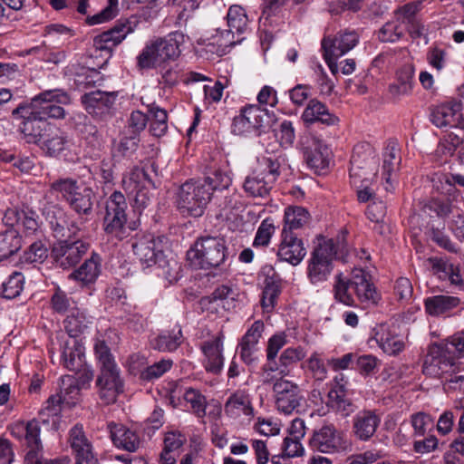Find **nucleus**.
Here are the masks:
<instances>
[{
	"label": "nucleus",
	"instance_id": "16",
	"mask_svg": "<svg viewBox=\"0 0 464 464\" xmlns=\"http://www.w3.org/2000/svg\"><path fill=\"white\" fill-rule=\"evenodd\" d=\"M224 336L220 333L201 342L199 348L203 353L202 364L212 374H218L224 367L223 344Z\"/></svg>",
	"mask_w": 464,
	"mask_h": 464
},
{
	"label": "nucleus",
	"instance_id": "51",
	"mask_svg": "<svg viewBox=\"0 0 464 464\" xmlns=\"http://www.w3.org/2000/svg\"><path fill=\"white\" fill-rule=\"evenodd\" d=\"M156 268L160 270L159 275L169 283L177 282L181 277V265L174 257L167 258L164 255Z\"/></svg>",
	"mask_w": 464,
	"mask_h": 464
},
{
	"label": "nucleus",
	"instance_id": "55",
	"mask_svg": "<svg viewBox=\"0 0 464 464\" xmlns=\"http://www.w3.org/2000/svg\"><path fill=\"white\" fill-rule=\"evenodd\" d=\"M40 421V420H32L26 423L24 440L27 447L30 449L28 454H34L42 449Z\"/></svg>",
	"mask_w": 464,
	"mask_h": 464
},
{
	"label": "nucleus",
	"instance_id": "6",
	"mask_svg": "<svg viewBox=\"0 0 464 464\" xmlns=\"http://www.w3.org/2000/svg\"><path fill=\"white\" fill-rule=\"evenodd\" d=\"M461 357L450 339L430 345L423 363V373L441 381L452 371H458L455 360Z\"/></svg>",
	"mask_w": 464,
	"mask_h": 464
},
{
	"label": "nucleus",
	"instance_id": "31",
	"mask_svg": "<svg viewBox=\"0 0 464 464\" xmlns=\"http://www.w3.org/2000/svg\"><path fill=\"white\" fill-rule=\"evenodd\" d=\"M84 347L76 338H67L62 347V362L69 371H79L85 364Z\"/></svg>",
	"mask_w": 464,
	"mask_h": 464
},
{
	"label": "nucleus",
	"instance_id": "20",
	"mask_svg": "<svg viewBox=\"0 0 464 464\" xmlns=\"http://www.w3.org/2000/svg\"><path fill=\"white\" fill-rule=\"evenodd\" d=\"M238 289L228 285H218L210 295L201 298L203 308L211 312L218 308L230 311L236 308L238 300Z\"/></svg>",
	"mask_w": 464,
	"mask_h": 464
},
{
	"label": "nucleus",
	"instance_id": "17",
	"mask_svg": "<svg viewBox=\"0 0 464 464\" xmlns=\"http://www.w3.org/2000/svg\"><path fill=\"white\" fill-rule=\"evenodd\" d=\"M264 330V323L261 320L255 321L246 330L238 343L239 356L247 365L256 363L258 360L259 342Z\"/></svg>",
	"mask_w": 464,
	"mask_h": 464
},
{
	"label": "nucleus",
	"instance_id": "41",
	"mask_svg": "<svg viewBox=\"0 0 464 464\" xmlns=\"http://www.w3.org/2000/svg\"><path fill=\"white\" fill-rule=\"evenodd\" d=\"M70 444L75 458L92 454V445L81 426L76 425L71 430Z\"/></svg>",
	"mask_w": 464,
	"mask_h": 464
},
{
	"label": "nucleus",
	"instance_id": "21",
	"mask_svg": "<svg viewBox=\"0 0 464 464\" xmlns=\"http://www.w3.org/2000/svg\"><path fill=\"white\" fill-rule=\"evenodd\" d=\"M351 286L359 302L365 306L377 304L380 295L371 283V276L361 268H354L351 275Z\"/></svg>",
	"mask_w": 464,
	"mask_h": 464
},
{
	"label": "nucleus",
	"instance_id": "11",
	"mask_svg": "<svg viewBox=\"0 0 464 464\" xmlns=\"http://www.w3.org/2000/svg\"><path fill=\"white\" fill-rule=\"evenodd\" d=\"M128 204L124 195L120 191L113 192L106 202L104 229L107 234L119 239L126 237V209Z\"/></svg>",
	"mask_w": 464,
	"mask_h": 464
},
{
	"label": "nucleus",
	"instance_id": "2",
	"mask_svg": "<svg viewBox=\"0 0 464 464\" xmlns=\"http://www.w3.org/2000/svg\"><path fill=\"white\" fill-rule=\"evenodd\" d=\"M187 39L182 32L175 31L147 42L136 58L137 66L148 70L175 61L180 55L181 47Z\"/></svg>",
	"mask_w": 464,
	"mask_h": 464
},
{
	"label": "nucleus",
	"instance_id": "14",
	"mask_svg": "<svg viewBox=\"0 0 464 464\" xmlns=\"http://www.w3.org/2000/svg\"><path fill=\"white\" fill-rule=\"evenodd\" d=\"M273 392L279 412L290 415L300 406L302 396L295 383L283 378L277 379L273 384Z\"/></svg>",
	"mask_w": 464,
	"mask_h": 464
},
{
	"label": "nucleus",
	"instance_id": "24",
	"mask_svg": "<svg viewBox=\"0 0 464 464\" xmlns=\"http://www.w3.org/2000/svg\"><path fill=\"white\" fill-rule=\"evenodd\" d=\"M42 214L49 222L56 237H65L66 230L68 236L75 234L79 227L74 223L69 225L66 214L57 204L45 200L42 207Z\"/></svg>",
	"mask_w": 464,
	"mask_h": 464
},
{
	"label": "nucleus",
	"instance_id": "26",
	"mask_svg": "<svg viewBox=\"0 0 464 464\" xmlns=\"http://www.w3.org/2000/svg\"><path fill=\"white\" fill-rule=\"evenodd\" d=\"M372 338L376 341L383 353L396 355L402 352L405 343L387 324H380L372 329Z\"/></svg>",
	"mask_w": 464,
	"mask_h": 464
},
{
	"label": "nucleus",
	"instance_id": "48",
	"mask_svg": "<svg viewBox=\"0 0 464 464\" xmlns=\"http://www.w3.org/2000/svg\"><path fill=\"white\" fill-rule=\"evenodd\" d=\"M92 190L83 187L79 188L68 201L73 210L79 214H89L92 208Z\"/></svg>",
	"mask_w": 464,
	"mask_h": 464
},
{
	"label": "nucleus",
	"instance_id": "10",
	"mask_svg": "<svg viewBox=\"0 0 464 464\" xmlns=\"http://www.w3.org/2000/svg\"><path fill=\"white\" fill-rule=\"evenodd\" d=\"M309 447L314 452L332 455L345 452L348 443L344 434L334 424H324L314 430Z\"/></svg>",
	"mask_w": 464,
	"mask_h": 464
},
{
	"label": "nucleus",
	"instance_id": "29",
	"mask_svg": "<svg viewBox=\"0 0 464 464\" xmlns=\"http://www.w3.org/2000/svg\"><path fill=\"white\" fill-rule=\"evenodd\" d=\"M116 96L115 92L95 91L85 93L82 97V102L90 114L102 116L112 108Z\"/></svg>",
	"mask_w": 464,
	"mask_h": 464
},
{
	"label": "nucleus",
	"instance_id": "28",
	"mask_svg": "<svg viewBox=\"0 0 464 464\" xmlns=\"http://www.w3.org/2000/svg\"><path fill=\"white\" fill-rule=\"evenodd\" d=\"M301 120L307 127L315 122H320L326 126H334L340 121L336 115L330 112L325 104L316 99H312L308 102L301 115Z\"/></svg>",
	"mask_w": 464,
	"mask_h": 464
},
{
	"label": "nucleus",
	"instance_id": "27",
	"mask_svg": "<svg viewBox=\"0 0 464 464\" xmlns=\"http://www.w3.org/2000/svg\"><path fill=\"white\" fill-rule=\"evenodd\" d=\"M358 35L354 31H343L334 37L325 36L322 40V48L328 55L341 57L351 51L358 43Z\"/></svg>",
	"mask_w": 464,
	"mask_h": 464
},
{
	"label": "nucleus",
	"instance_id": "49",
	"mask_svg": "<svg viewBox=\"0 0 464 464\" xmlns=\"http://www.w3.org/2000/svg\"><path fill=\"white\" fill-rule=\"evenodd\" d=\"M61 393L63 403L74 405L79 400L81 386L75 377L67 375L61 380Z\"/></svg>",
	"mask_w": 464,
	"mask_h": 464
},
{
	"label": "nucleus",
	"instance_id": "7",
	"mask_svg": "<svg viewBox=\"0 0 464 464\" xmlns=\"http://www.w3.org/2000/svg\"><path fill=\"white\" fill-rule=\"evenodd\" d=\"M21 131L32 140L39 143L50 156H57L66 150L70 145V140L66 133L61 129L52 124H44L37 129L34 126V121H26L20 123Z\"/></svg>",
	"mask_w": 464,
	"mask_h": 464
},
{
	"label": "nucleus",
	"instance_id": "38",
	"mask_svg": "<svg viewBox=\"0 0 464 464\" xmlns=\"http://www.w3.org/2000/svg\"><path fill=\"white\" fill-rule=\"evenodd\" d=\"M281 293V281L273 276H267L264 281L261 305L266 312H271Z\"/></svg>",
	"mask_w": 464,
	"mask_h": 464
},
{
	"label": "nucleus",
	"instance_id": "3",
	"mask_svg": "<svg viewBox=\"0 0 464 464\" xmlns=\"http://www.w3.org/2000/svg\"><path fill=\"white\" fill-rule=\"evenodd\" d=\"M94 353L101 365V374L97 379L100 398L105 404L114 403L123 392L119 368L104 341H95Z\"/></svg>",
	"mask_w": 464,
	"mask_h": 464
},
{
	"label": "nucleus",
	"instance_id": "9",
	"mask_svg": "<svg viewBox=\"0 0 464 464\" xmlns=\"http://www.w3.org/2000/svg\"><path fill=\"white\" fill-rule=\"evenodd\" d=\"M336 247L333 239H323L314 249L308 261L307 276L313 285L325 282L333 271Z\"/></svg>",
	"mask_w": 464,
	"mask_h": 464
},
{
	"label": "nucleus",
	"instance_id": "56",
	"mask_svg": "<svg viewBox=\"0 0 464 464\" xmlns=\"http://www.w3.org/2000/svg\"><path fill=\"white\" fill-rule=\"evenodd\" d=\"M181 331L179 330L177 334H160L150 341L153 349L160 352H172L176 350L180 344Z\"/></svg>",
	"mask_w": 464,
	"mask_h": 464
},
{
	"label": "nucleus",
	"instance_id": "36",
	"mask_svg": "<svg viewBox=\"0 0 464 464\" xmlns=\"http://www.w3.org/2000/svg\"><path fill=\"white\" fill-rule=\"evenodd\" d=\"M122 188L130 195L141 188H153L154 183L144 169L134 167L127 171L121 180Z\"/></svg>",
	"mask_w": 464,
	"mask_h": 464
},
{
	"label": "nucleus",
	"instance_id": "45",
	"mask_svg": "<svg viewBox=\"0 0 464 464\" xmlns=\"http://www.w3.org/2000/svg\"><path fill=\"white\" fill-rule=\"evenodd\" d=\"M228 30L235 34H243L248 24V18L246 11L240 5H232L229 7L227 14Z\"/></svg>",
	"mask_w": 464,
	"mask_h": 464
},
{
	"label": "nucleus",
	"instance_id": "39",
	"mask_svg": "<svg viewBox=\"0 0 464 464\" xmlns=\"http://www.w3.org/2000/svg\"><path fill=\"white\" fill-rule=\"evenodd\" d=\"M21 246L22 240L16 229L6 228L0 232V262L15 254Z\"/></svg>",
	"mask_w": 464,
	"mask_h": 464
},
{
	"label": "nucleus",
	"instance_id": "53",
	"mask_svg": "<svg viewBox=\"0 0 464 464\" xmlns=\"http://www.w3.org/2000/svg\"><path fill=\"white\" fill-rule=\"evenodd\" d=\"M24 276L19 272H14L2 283V296L6 299L17 297L24 289Z\"/></svg>",
	"mask_w": 464,
	"mask_h": 464
},
{
	"label": "nucleus",
	"instance_id": "61",
	"mask_svg": "<svg viewBox=\"0 0 464 464\" xmlns=\"http://www.w3.org/2000/svg\"><path fill=\"white\" fill-rule=\"evenodd\" d=\"M171 366V360H161L142 370L140 372V378L145 381H151L160 378L168 372Z\"/></svg>",
	"mask_w": 464,
	"mask_h": 464
},
{
	"label": "nucleus",
	"instance_id": "23",
	"mask_svg": "<svg viewBox=\"0 0 464 464\" xmlns=\"http://www.w3.org/2000/svg\"><path fill=\"white\" fill-rule=\"evenodd\" d=\"M462 103L450 100L434 106L430 111V121L438 128L457 127L462 116Z\"/></svg>",
	"mask_w": 464,
	"mask_h": 464
},
{
	"label": "nucleus",
	"instance_id": "52",
	"mask_svg": "<svg viewBox=\"0 0 464 464\" xmlns=\"http://www.w3.org/2000/svg\"><path fill=\"white\" fill-rule=\"evenodd\" d=\"M201 180L206 183V187L210 189L211 194L214 190L227 188L232 183L230 173L220 169L214 170Z\"/></svg>",
	"mask_w": 464,
	"mask_h": 464
},
{
	"label": "nucleus",
	"instance_id": "1",
	"mask_svg": "<svg viewBox=\"0 0 464 464\" xmlns=\"http://www.w3.org/2000/svg\"><path fill=\"white\" fill-rule=\"evenodd\" d=\"M71 102V97L65 91L47 90L34 96L29 104L17 107L14 110L13 115L19 116L22 121H34V126L40 129L44 124H48L44 121L47 118L63 119L65 117L63 105L52 108L50 102L70 104Z\"/></svg>",
	"mask_w": 464,
	"mask_h": 464
},
{
	"label": "nucleus",
	"instance_id": "59",
	"mask_svg": "<svg viewBox=\"0 0 464 464\" xmlns=\"http://www.w3.org/2000/svg\"><path fill=\"white\" fill-rule=\"evenodd\" d=\"M352 289L351 286V278L349 280H345L342 277V275H339L336 277V282L334 284V296L335 298L346 304V305H353L354 304V299L353 295L351 294L350 290Z\"/></svg>",
	"mask_w": 464,
	"mask_h": 464
},
{
	"label": "nucleus",
	"instance_id": "50",
	"mask_svg": "<svg viewBox=\"0 0 464 464\" xmlns=\"http://www.w3.org/2000/svg\"><path fill=\"white\" fill-rule=\"evenodd\" d=\"M76 180L72 179H61L53 181L50 185V188L44 198V200H48L50 197L55 193H61L63 198L69 201L72 197L79 190Z\"/></svg>",
	"mask_w": 464,
	"mask_h": 464
},
{
	"label": "nucleus",
	"instance_id": "60",
	"mask_svg": "<svg viewBox=\"0 0 464 464\" xmlns=\"http://www.w3.org/2000/svg\"><path fill=\"white\" fill-rule=\"evenodd\" d=\"M405 26L398 20L386 23L379 31V39L382 42H396L404 33Z\"/></svg>",
	"mask_w": 464,
	"mask_h": 464
},
{
	"label": "nucleus",
	"instance_id": "46",
	"mask_svg": "<svg viewBox=\"0 0 464 464\" xmlns=\"http://www.w3.org/2000/svg\"><path fill=\"white\" fill-rule=\"evenodd\" d=\"M401 163L400 150L395 143H390L383 153L382 169L386 182L391 181L392 175L398 169Z\"/></svg>",
	"mask_w": 464,
	"mask_h": 464
},
{
	"label": "nucleus",
	"instance_id": "54",
	"mask_svg": "<svg viewBox=\"0 0 464 464\" xmlns=\"http://www.w3.org/2000/svg\"><path fill=\"white\" fill-rule=\"evenodd\" d=\"M275 231L276 227L273 220L271 218L264 219L256 230L252 246L256 248L266 247L270 244Z\"/></svg>",
	"mask_w": 464,
	"mask_h": 464
},
{
	"label": "nucleus",
	"instance_id": "43",
	"mask_svg": "<svg viewBox=\"0 0 464 464\" xmlns=\"http://www.w3.org/2000/svg\"><path fill=\"white\" fill-rule=\"evenodd\" d=\"M287 343V336L284 332L272 335L267 342L266 358L268 362L264 366L265 371H276V363L275 362L278 352Z\"/></svg>",
	"mask_w": 464,
	"mask_h": 464
},
{
	"label": "nucleus",
	"instance_id": "32",
	"mask_svg": "<svg viewBox=\"0 0 464 464\" xmlns=\"http://www.w3.org/2000/svg\"><path fill=\"white\" fill-rule=\"evenodd\" d=\"M381 419L372 411L358 412L353 420V431L362 441L369 440L375 433Z\"/></svg>",
	"mask_w": 464,
	"mask_h": 464
},
{
	"label": "nucleus",
	"instance_id": "63",
	"mask_svg": "<svg viewBox=\"0 0 464 464\" xmlns=\"http://www.w3.org/2000/svg\"><path fill=\"white\" fill-rule=\"evenodd\" d=\"M47 246L42 241H36L24 252V258L28 263H42L47 257Z\"/></svg>",
	"mask_w": 464,
	"mask_h": 464
},
{
	"label": "nucleus",
	"instance_id": "57",
	"mask_svg": "<svg viewBox=\"0 0 464 464\" xmlns=\"http://www.w3.org/2000/svg\"><path fill=\"white\" fill-rule=\"evenodd\" d=\"M51 307L57 314H65L74 310V301L65 292L57 287L51 298Z\"/></svg>",
	"mask_w": 464,
	"mask_h": 464
},
{
	"label": "nucleus",
	"instance_id": "18",
	"mask_svg": "<svg viewBox=\"0 0 464 464\" xmlns=\"http://www.w3.org/2000/svg\"><path fill=\"white\" fill-rule=\"evenodd\" d=\"M276 255L279 260L297 266L305 256L306 249L302 239L292 231L283 228Z\"/></svg>",
	"mask_w": 464,
	"mask_h": 464
},
{
	"label": "nucleus",
	"instance_id": "22",
	"mask_svg": "<svg viewBox=\"0 0 464 464\" xmlns=\"http://www.w3.org/2000/svg\"><path fill=\"white\" fill-rule=\"evenodd\" d=\"M134 254L146 266H156L164 256L162 238L145 236L132 244Z\"/></svg>",
	"mask_w": 464,
	"mask_h": 464
},
{
	"label": "nucleus",
	"instance_id": "30",
	"mask_svg": "<svg viewBox=\"0 0 464 464\" xmlns=\"http://www.w3.org/2000/svg\"><path fill=\"white\" fill-rule=\"evenodd\" d=\"M224 411L227 416L233 419L245 416L250 420L254 416L250 396L246 391L242 390L236 391L228 397Z\"/></svg>",
	"mask_w": 464,
	"mask_h": 464
},
{
	"label": "nucleus",
	"instance_id": "12",
	"mask_svg": "<svg viewBox=\"0 0 464 464\" xmlns=\"http://www.w3.org/2000/svg\"><path fill=\"white\" fill-rule=\"evenodd\" d=\"M269 114L266 109L249 104L240 109L231 124V132L235 135L247 136L257 132L268 123Z\"/></svg>",
	"mask_w": 464,
	"mask_h": 464
},
{
	"label": "nucleus",
	"instance_id": "37",
	"mask_svg": "<svg viewBox=\"0 0 464 464\" xmlns=\"http://www.w3.org/2000/svg\"><path fill=\"white\" fill-rule=\"evenodd\" d=\"M101 258L99 255L92 254L77 270L71 274L70 277L88 285L95 282L101 272Z\"/></svg>",
	"mask_w": 464,
	"mask_h": 464
},
{
	"label": "nucleus",
	"instance_id": "42",
	"mask_svg": "<svg viewBox=\"0 0 464 464\" xmlns=\"http://www.w3.org/2000/svg\"><path fill=\"white\" fill-rule=\"evenodd\" d=\"M90 324L89 318L83 311L74 309L64 320V327L69 334L68 338H76L82 334Z\"/></svg>",
	"mask_w": 464,
	"mask_h": 464
},
{
	"label": "nucleus",
	"instance_id": "40",
	"mask_svg": "<svg viewBox=\"0 0 464 464\" xmlns=\"http://www.w3.org/2000/svg\"><path fill=\"white\" fill-rule=\"evenodd\" d=\"M150 113V131L155 137L163 136L168 130V115L167 111L160 108L155 103L148 105Z\"/></svg>",
	"mask_w": 464,
	"mask_h": 464
},
{
	"label": "nucleus",
	"instance_id": "13",
	"mask_svg": "<svg viewBox=\"0 0 464 464\" xmlns=\"http://www.w3.org/2000/svg\"><path fill=\"white\" fill-rule=\"evenodd\" d=\"M366 160H370L369 157L362 159L356 148L351 159L350 178L352 185L357 189V198L360 202H366L373 196L370 184L375 173L373 170H369Z\"/></svg>",
	"mask_w": 464,
	"mask_h": 464
},
{
	"label": "nucleus",
	"instance_id": "62",
	"mask_svg": "<svg viewBox=\"0 0 464 464\" xmlns=\"http://www.w3.org/2000/svg\"><path fill=\"white\" fill-rule=\"evenodd\" d=\"M184 399L188 402L198 417L206 415V398L197 390L188 389L184 394Z\"/></svg>",
	"mask_w": 464,
	"mask_h": 464
},
{
	"label": "nucleus",
	"instance_id": "4",
	"mask_svg": "<svg viewBox=\"0 0 464 464\" xmlns=\"http://www.w3.org/2000/svg\"><path fill=\"white\" fill-rule=\"evenodd\" d=\"M277 159L263 157L257 165L245 177L242 188L246 195L254 198H267L280 171Z\"/></svg>",
	"mask_w": 464,
	"mask_h": 464
},
{
	"label": "nucleus",
	"instance_id": "58",
	"mask_svg": "<svg viewBox=\"0 0 464 464\" xmlns=\"http://www.w3.org/2000/svg\"><path fill=\"white\" fill-rule=\"evenodd\" d=\"M136 24L130 20H120L110 30L105 31L116 45L120 44L128 34L134 32Z\"/></svg>",
	"mask_w": 464,
	"mask_h": 464
},
{
	"label": "nucleus",
	"instance_id": "25",
	"mask_svg": "<svg viewBox=\"0 0 464 464\" xmlns=\"http://www.w3.org/2000/svg\"><path fill=\"white\" fill-rule=\"evenodd\" d=\"M414 75L415 67L411 62H407L398 68L394 82L389 85V93L392 99L401 100L412 93Z\"/></svg>",
	"mask_w": 464,
	"mask_h": 464
},
{
	"label": "nucleus",
	"instance_id": "35",
	"mask_svg": "<svg viewBox=\"0 0 464 464\" xmlns=\"http://www.w3.org/2000/svg\"><path fill=\"white\" fill-rule=\"evenodd\" d=\"M459 304V297L442 295L428 297L424 301L425 310L431 316H449Z\"/></svg>",
	"mask_w": 464,
	"mask_h": 464
},
{
	"label": "nucleus",
	"instance_id": "19",
	"mask_svg": "<svg viewBox=\"0 0 464 464\" xmlns=\"http://www.w3.org/2000/svg\"><path fill=\"white\" fill-rule=\"evenodd\" d=\"M88 248L89 245L82 240H63L53 245L52 255L59 266L68 268L75 266Z\"/></svg>",
	"mask_w": 464,
	"mask_h": 464
},
{
	"label": "nucleus",
	"instance_id": "44",
	"mask_svg": "<svg viewBox=\"0 0 464 464\" xmlns=\"http://www.w3.org/2000/svg\"><path fill=\"white\" fill-rule=\"evenodd\" d=\"M309 217L308 211L303 207H288L285 210V226L283 228L289 231L300 228L308 222Z\"/></svg>",
	"mask_w": 464,
	"mask_h": 464
},
{
	"label": "nucleus",
	"instance_id": "33",
	"mask_svg": "<svg viewBox=\"0 0 464 464\" xmlns=\"http://www.w3.org/2000/svg\"><path fill=\"white\" fill-rule=\"evenodd\" d=\"M428 262L431 266L432 272L440 279L449 280L454 285H462L464 284V273L459 266L440 257H430Z\"/></svg>",
	"mask_w": 464,
	"mask_h": 464
},
{
	"label": "nucleus",
	"instance_id": "15",
	"mask_svg": "<svg viewBox=\"0 0 464 464\" xmlns=\"http://www.w3.org/2000/svg\"><path fill=\"white\" fill-rule=\"evenodd\" d=\"M304 158L310 168L323 170L328 167L331 150L323 139L309 132L303 138Z\"/></svg>",
	"mask_w": 464,
	"mask_h": 464
},
{
	"label": "nucleus",
	"instance_id": "34",
	"mask_svg": "<svg viewBox=\"0 0 464 464\" xmlns=\"http://www.w3.org/2000/svg\"><path fill=\"white\" fill-rule=\"evenodd\" d=\"M108 430L111 434L113 444L119 448L130 452H134L140 446L138 435L121 424L110 422Z\"/></svg>",
	"mask_w": 464,
	"mask_h": 464
},
{
	"label": "nucleus",
	"instance_id": "64",
	"mask_svg": "<svg viewBox=\"0 0 464 464\" xmlns=\"http://www.w3.org/2000/svg\"><path fill=\"white\" fill-rule=\"evenodd\" d=\"M203 459V445L201 443H191L182 455L179 464H201Z\"/></svg>",
	"mask_w": 464,
	"mask_h": 464
},
{
	"label": "nucleus",
	"instance_id": "5",
	"mask_svg": "<svg viewBox=\"0 0 464 464\" xmlns=\"http://www.w3.org/2000/svg\"><path fill=\"white\" fill-rule=\"evenodd\" d=\"M226 246L222 238L205 237L198 239L187 252L189 264L194 268L218 267L226 259Z\"/></svg>",
	"mask_w": 464,
	"mask_h": 464
},
{
	"label": "nucleus",
	"instance_id": "8",
	"mask_svg": "<svg viewBox=\"0 0 464 464\" xmlns=\"http://www.w3.org/2000/svg\"><path fill=\"white\" fill-rule=\"evenodd\" d=\"M211 198L210 189L201 179L183 183L177 194V206L183 215L200 217Z\"/></svg>",
	"mask_w": 464,
	"mask_h": 464
},
{
	"label": "nucleus",
	"instance_id": "47",
	"mask_svg": "<svg viewBox=\"0 0 464 464\" xmlns=\"http://www.w3.org/2000/svg\"><path fill=\"white\" fill-rule=\"evenodd\" d=\"M63 403L61 395H52L44 403V407L39 411V420L43 423H49L50 421L54 426L58 420V415L61 412V404Z\"/></svg>",
	"mask_w": 464,
	"mask_h": 464
}]
</instances>
